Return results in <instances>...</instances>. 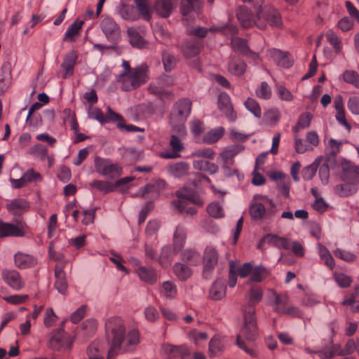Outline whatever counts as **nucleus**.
<instances>
[{"label":"nucleus","mask_w":359,"mask_h":359,"mask_svg":"<svg viewBox=\"0 0 359 359\" xmlns=\"http://www.w3.org/2000/svg\"><path fill=\"white\" fill-rule=\"evenodd\" d=\"M262 297V288L257 285H252L247 294L248 304L244 307V326L236 338L237 346L250 355H255L252 345L258 335L254 306Z\"/></svg>","instance_id":"nucleus-1"},{"label":"nucleus","mask_w":359,"mask_h":359,"mask_svg":"<svg viewBox=\"0 0 359 359\" xmlns=\"http://www.w3.org/2000/svg\"><path fill=\"white\" fill-rule=\"evenodd\" d=\"M123 72L116 76V81L124 91H130L138 88L149 80V67L142 64L132 68L128 61L123 60Z\"/></svg>","instance_id":"nucleus-2"},{"label":"nucleus","mask_w":359,"mask_h":359,"mask_svg":"<svg viewBox=\"0 0 359 359\" xmlns=\"http://www.w3.org/2000/svg\"><path fill=\"white\" fill-rule=\"evenodd\" d=\"M105 337L107 344L111 346L107 359H114L126 339V327L121 318L111 317L106 320Z\"/></svg>","instance_id":"nucleus-3"},{"label":"nucleus","mask_w":359,"mask_h":359,"mask_svg":"<svg viewBox=\"0 0 359 359\" xmlns=\"http://www.w3.org/2000/svg\"><path fill=\"white\" fill-rule=\"evenodd\" d=\"M191 100L187 98L180 99L175 102L170 114L171 128L186 129L185 122L191 113Z\"/></svg>","instance_id":"nucleus-4"},{"label":"nucleus","mask_w":359,"mask_h":359,"mask_svg":"<svg viewBox=\"0 0 359 359\" xmlns=\"http://www.w3.org/2000/svg\"><path fill=\"white\" fill-rule=\"evenodd\" d=\"M250 207V214L253 219L259 220L264 218H271L276 213V205L271 199L266 196L257 195Z\"/></svg>","instance_id":"nucleus-5"},{"label":"nucleus","mask_w":359,"mask_h":359,"mask_svg":"<svg viewBox=\"0 0 359 359\" xmlns=\"http://www.w3.org/2000/svg\"><path fill=\"white\" fill-rule=\"evenodd\" d=\"M176 196L178 200L173 201L172 205L179 212H184L187 215L194 216L196 214V208L188 207L189 202L201 206L202 200L193 191H177Z\"/></svg>","instance_id":"nucleus-6"},{"label":"nucleus","mask_w":359,"mask_h":359,"mask_svg":"<svg viewBox=\"0 0 359 359\" xmlns=\"http://www.w3.org/2000/svg\"><path fill=\"white\" fill-rule=\"evenodd\" d=\"M187 135V129L171 128L168 144L171 151L161 153L160 156L165 159L180 157V153L185 149L183 141L185 140Z\"/></svg>","instance_id":"nucleus-7"},{"label":"nucleus","mask_w":359,"mask_h":359,"mask_svg":"<svg viewBox=\"0 0 359 359\" xmlns=\"http://www.w3.org/2000/svg\"><path fill=\"white\" fill-rule=\"evenodd\" d=\"M267 24L276 28L282 26L280 15L274 8L265 7L257 13L256 26L260 29H265Z\"/></svg>","instance_id":"nucleus-8"},{"label":"nucleus","mask_w":359,"mask_h":359,"mask_svg":"<svg viewBox=\"0 0 359 359\" xmlns=\"http://www.w3.org/2000/svg\"><path fill=\"white\" fill-rule=\"evenodd\" d=\"M95 168L100 174L110 178L117 177L121 175V167L118 164H113L108 159L97 156L95 158Z\"/></svg>","instance_id":"nucleus-9"},{"label":"nucleus","mask_w":359,"mask_h":359,"mask_svg":"<svg viewBox=\"0 0 359 359\" xmlns=\"http://www.w3.org/2000/svg\"><path fill=\"white\" fill-rule=\"evenodd\" d=\"M101 30L108 41H119L121 39V28L111 17H105L100 22Z\"/></svg>","instance_id":"nucleus-10"},{"label":"nucleus","mask_w":359,"mask_h":359,"mask_svg":"<svg viewBox=\"0 0 359 359\" xmlns=\"http://www.w3.org/2000/svg\"><path fill=\"white\" fill-rule=\"evenodd\" d=\"M219 254L217 250L212 246H207L205 249L203 257V276L208 278L212 271L217 264Z\"/></svg>","instance_id":"nucleus-11"},{"label":"nucleus","mask_w":359,"mask_h":359,"mask_svg":"<svg viewBox=\"0 0 359 359\" xmlns=\"http://www.w3.org/2000/svg\"><path fill=\"white\" fill-rule=\"evenodd\" d=\"M25 223L18 222L17 224L0 220V238L22 237L25 235Z\"/></svg>","instance_id":"nucleus-12"},{"label":"nucleus","mask_w":359,"mask_h":359,"mask_svg":"<svg viewBox=\"0 0 359 359\" xmlns=\"http://www.w3.org/2000/svg\"><path fill=\"white\" fill-rule=\"evenodd\" d=\"M67 339L65 336V331L62 327H60L57 330H54L51 333V337L48 341V346L53 349L59 351L61 348L64 347L65 345L67 348H69L71 346L72 342L69 344H67Z\"/></svg>","instance_id":"nucleus-13"},{"label":"nucleus","mask_w":359,"mask_h":359,"mask_svg":"<svg viewBox=\"0 0 359 359\" xmlns=\"http://www.w3.org/2000/svg\"><path fill=\"white\" fill-rule=\"evenodd\" d=\"M242 146L232 145L226 148L220 154L219 157L222 158L223 162V168L224 170H229L230 167L233 165V158L243 150Z\"/></svg>","instance_id":"nucleus-14"},{"label":"nucleus","mask_w":359,"mask_h":359,"mask_svg":"<svg viewBox=\"0 0 359 359\" xmlns=\"http://www.w3.org/2000/svg\"><path fill=\"white\" fill-rule=\"evenodd\" d=\"M218 107L219 110L225 114L229 120L231 121H236L237 116L236 112L233 111L231 103V99L226 93H223L219 95L218 98Z\"/></svg>","instance_id":"nucleus-15"},{"label":"nucleus","mask_w":359,"mask_h":359,"mask_svg":"<svg viewBox=\"0 0 359 359\" xmlns=\"http://www.w3.org/2000/svg\"><path fill=\"white\" fill-rule=\"evenodd\" d=\"M76 58L77 56L74 51L68 53L65 56L63 62L61 64V67L63 69V72L62 74L58 72L57 76H61L62 79H65L72 76Z\"/></svg>","instance_id":"nucleus-16"},{"label":"nucleus","mask_w":359,"mask_h":359,"mask_svg":"<svg viewBox=\"0 0 359 359\" xmlns=\"http://www.w3.org/2000/svg\"><path fill=\"white\" fill-rule=\"evenodd\" d=\"M269 53L273 60L279 66L289 68L293 65V60L287 52L273 48L269 50Z\"/></svg>","instance_id":"nucleus-17"},{"label":"nucleus","mask_w":359,"mask_h":359,"mask_svg":"<svg viewBox=\"0 0 359 359\" xmlns=\"http://www.w3.org/2000/svg\"><path fill=\"white\" fill-rule=\"evenodd\" d=\"M203 45L201 41L197 39H186L182 45V51L186 57H193L197 55Z\"/></svg>","instance_id":"nucleus-18"},{"label":"nucleus","mask_w":359,"mask_h":359,"mask_svg":"<svg viewBox=\"0 0 359 359\" xmlns=\"http://www.w3.org/2000/svg\"><path fill=\"white\" fill-rule=\"evenodd\" d=\"M2 278L14 290H18L23 287L20 273L15 270L4 269L2 271Z\"/></svg>","instance_id":"nucleus-19"},{"label":"nucleus","mask_w":359,"mask_h":359,"mask_svg":"<svg viewBox=\"0 0 359 359\" xmlns=\"http://www.w3.org/2000/svg\"><path fill=\"white\" fill-rule=\"evenodd\" d=\"M231 46L236 52L250 57L254 60L258 59V54L251 51L247 45V41L239 37L233 38L231 41Z\"/></svg>","instance_id":"nucleus-20"},{"label":"nucleus","mask_w":359,"mask_h":359,"mask_svg":"<svg viewBox=\"0 0 359 359\" xmlns=\"http://www.w3.org/2000/svg\"><path fill=\"white\" fill-rule=\"evenodd\" d=\"M236 16L241 26L244 28L256 25L257 20L255 19L250 10L246 6H240L237 9Z\"/></svg>","instance_id":"nucleus-21"},{"label":"nucleus","mask_w":359,"mask_h":359,"mask_svg":"<svg viewBox=\"0 0 359 359\" xmlns=\"http://www.w3.org/2000/svg\"><path fill=\"white\" fill-rule=\"evenodd\" d=\"M62 264H57L55 268V288L61 294H65L67 290L68 283L66 279L65 273L63 271Z\"/></svg>","instance_id":"nucleus-22"},{"label":"nucleus","mask_w":359,"mask_h":359,"mask_svg":"<svg viewBox=\"0 0 359 359\" xmlns=\"http://www.w3.org/2000/svg\"><path fill=\"white\" fill-rule=\"evenodd\" d=\"M203 0H181L180 13L183 16L188 15L192 11L199 13L202 9Z\"/></svg>","instance_id":"nucleus-23"},{"label":"nucleus","mask_w":359,"mask_h":359,"mask_svg":"<svg viewBox=\"0 0 359 359\" xmlns=\"http://www.w3.org/2000/svg\"><path fill=\"white\" fill-rule=\"evenodd\" d=\"M14 261L15 266L21 269L33 267L37 263V260L34 256L21 252H18L14 255Z\"/></svg>","instance_id":"nucleus-24"},{"label":"nucleus","mask_w":359,"mask_h":359,"mask_svg":"<svg viewBox=\"0 0 359 359\" xmlns=\"http://www.w3.org/2000/svg\"><path fill=\"white\" fill-rule=\"evenodd\" d=\"M140 280L149 285L155 284L158 280V273L153 268L140 266L136 270Z\"/></svg>","instance_id":"nucleus-25"},{"label":"nucleus","mask_w":359,"mask_h":359,"mask_svg":"<svg viewBox=\"0 0 359 359\" xmlns=\"http://www.w3.org/2000/svg\"><path fill=\"white\" fill-rule=\"evenodd\" d=\"M29 208V203L22 198L14 199L6 205L8 211L15 216L20 215L24 212L27 211Z\"/></svg>","instance_id":"nucleus-26"},{"label":"nucleus","mask_w":359,"mask_h":359,"mask_svg":"<svg viewBox=\"0 0 359 359\" xmlns=\"http://www.w3.org/2000/svg\"><path fill=\"white\" fill-rule=\"evenodd\" d=\"M343 177L351 183H359V167L346 163L343 165Z\"/></svg>","instance_id":"nucleus-27"},{"label":"nucleus","mask_w":359,"mask_h":359,"mask_svg":"<svg viewBox=\"0 0 359 359\" xmlns=\"http://www.w3.org/2000/svg\"><path fill=\"white\" fill-rule=\"evenodd\" d=\"M226 285L224 280H217L209 291V296L213 300H220L226 294Z\"/></svg>","instance_id":"nucleus-28"},{"label":"nucleus","mask_w":359,"mask_h":359,"mask_svg":"<svg viewBox=\"0 0 359 359\" xmlns=\"http://www.w3.org/2000/svg\"><path fill=\"white\" fill-rule=\"evenodd\" d=\"M171 0H158L155 2L154 10L163 18L168 17L172 11Z\"/></svg>","instance_id":"nucleus-29"},{"label":"nucleus","mask_w":359,"mask_h":359,"mask_svg":"<svg viewBox=\"0 0 359 359\" xmlns=\"http://www.w3.org/2000/svg\"><path fill=\"white\" fill-rule=\"evenodd\" d=\"M189 165L186 162H178L170 164L168 167V172L175 177H182L188 174Z\"/></svg>","instance_id":"nucleus-30"},{"label":"nucleus","mask_w":359,"mask_h":359,"mask_svg":"<svg viewBox=\"0 0 359 359\" xmlns=\"http://www.w3.org/2000/svg\"><path fill=\"white\" fill-rule=\"evenodd\" d=\"M247 68L246 63L236 57H231L229 63L228 71L233 75L241 76L243 75Z\"/></svg>","instance_id":"nucleus-31"},{"label":"nucleus","mask_w":359,"mask_h":359,"mask_svg":"<svg viewBox=\"0 0 359 359\" xmlns=\"http://www.w3.org/2000/svg\"><path fill=\"white\" fill-rule=\"evenodd\" d=\"M118 12L121 17L126 20L135 21L139 18L135 8L130 5H121L118 8Z\"/></svg>","instance_id":"nucleus-32"},{"label":"nucleus","mask_w":359,"mask_h":359,"mask_svg":"<svg viewBox=\"0 0 359 359\" xmlns=\"http://www.w3.org/2000/svg\"><path fill=\"white\" fill-rule=\"evenodd\" d=\"M83 21L76 20H75L67 29L64 39V41L73 42L75 41V36L79 34L80 31L82 29Z\"/></svg>","instance_id":"nucleus-33"},{"label":"nucleus","mask_w":359,"mask_h":359,"mask_svg":"<svg viewBox=\"0 0 359 359\" xmlns=\"http://www.w3.org/2000/svg\"><path fill=\"white\" fill-rule=\"evenodd\" d=\"M267 243L277 248H283L288 250L290 248V241L285 237H279L276 235L268 234L266 236Z\"/></svg>","instance_id":"nucleus-34"},{"label":"nucleus","mask_w":359,"mask_h":359,"mask_svg":"<svg viewBox=\"0 0 359 359\" xmlns=\"http://www.w3.org/2000/svg\"><path fill=\"white\" fill-rule=\"evenodd\" d=\"M193 166L196 170L208 172L211 175L216 173L219 169L216 164L203 160L194 161Z\"/></svg>","instance_id":"nucleus-35"},{"label":"nucleus","mask_w":359,"mask_h":359,"mask_svg":"<svg viewBox=\"0 0 359 359\" xmlns=\"http://www.w3.org/2000/svg\"><path fill=\"white\" fill-rule=\"evenodd\" d=\"M224 133V130L222 127L212 129L203 135V142L208 144L215 143L222 137Z\"/></svg>","instance_id":"nucleus-36"},{"label":"nucleus","mask_w":359,"mask_h":359,"mask_svg":"<svg viewBox=\"0 0 359 359\" xmlns=\"http://www.w3.org/2000/svg\"><path fill=\"white\" fill-rule=\"evenodd\" d=\"M175 275L181 280H186L192 274V270L186 264L176 263L173 266Z\"/></svg>","instance_id":"nucleus-37"},{"label":"nucleus","mask_w":359,"mask_h":359,"mask_svg":"<svg viewBox=\"0 0 359 359\" xmlns=\"http://www.w3.org/2000/svg\"><path fill=\"white\" fill-rule=\"evenodd\" d=\"M186 238V232L184 228L177 226L174 234V253H177L183 247Z\"/></svg>","instance_id":"nucleus-38"},{"label":"nucleus","mask_w":359,"mask_h":359,"mask_svg":"<svg viewBox=\"0 0 359 359\" xmlns=\"http://www.w3.org/2000/svg\"><path fill=\"white\" fill-rule=\"evenodd\" d=\"M127 33L130 39V43L133 47L138 48H142L144 47L145 41L135 28H128Z\"/></svg>","instance_id":"nucleus-39"},{"label":"nucleus","mask_w":359,"mask_h":359,"mask_svg":"<svg viewBox=\"0 0 359 359\" xmlns=\"http://www.w3.org/2000/svg\"><path fill=\"white\" fill-rule=\"evenodd\" d=\"M135 5L142 19L149 21L151 13L147 0H135Z\"/></svg>","instance_id":"nucleus-40"},{"label":"nucleus","mask_w":359,"mask_h":359,"mask_svg":"<svg viewBox=\"0 0 359 359\" xmlns=\"http://www.w3.org/2000/svg\"><path fill=\"white\" fill-rule=\"evenodd\" d=\"M163 351L172 357L180 356L181 354L187 353V347L184 346H174L170 344L164 345L163 346Z\"/></svg>","instance_id":"nucleus-41"},{"label":"nucleus","mask_w":359,"mask_h":359,"mask_svg":"<svg viewBox=\"0 0 359 359\" xmlns=\"http://www.w3.org/2000/svg\"><path fill=\"white\" fill-rule=\"evenodd\" d=\"M29 153L39 158L40 160L44 161L48 156V149L46 146L41 144H36L29 149Z\"/></svg>","instance_id":"nucleus-42"},{"label":"nucleus","mask_w":359,"mask_h":359,"mask_svg":"<svg viewBox=\"0 0 359 359\" xmlns=\"http://www.w3.org/2000/svg\"><path fill=\"white\" fill-rule=\"evenodd\" d=\"M90 186L97 189V190L103 192L104 194H107L111 192L114 190L115 186L114 184H111L107 181H101V180H95L91 184Z\"/></svg>","instance_id":"nucleus-43"},{"label":"nucleus","mask_w":359,"mask_h":359,"mask_svg":"<svg viewBox=\"0 0 359 359\" xmlns=\"http://www.w3.org/2000/svg\"><path fill=\"white\" fill-rule=\"evenodd\" d=\"M162 61L166 72L172 71L176 66V59L173 55L168 52H163Z\"/></svg>","instance_id":"nucleus-44"},{"label":"nucleus","mask_w":359,"mask_h":359,"mask_svg":"<svg viewBox=\"0 0 359 359\" xmlns=\"http://www.w3.org/2000/svg\"><path fill=\"white\" fill-rule=\"evenodd\" d=\"M162 292L168 299H173L177 294V287L170 281H165L162 283Z\"/></svg>","instance_id":"nucleus-45"},{"label":"nucleus","mask_w":359,"mask_h":359,"mask_svg":"<svg viewBox=\"0 0 359 359\" xmlns=\"http://www.w3.org/2000/svg\"><path fill=\"white\" fill-rule=\"evenodd\" d=\"M343 79L345 82L359 88V74L353 70H346L343 73Z\"/></svg>","instance_id":"nucleus-46"},{"label":"nucleus","mask_w":359,"mask_h":359,"mask_svg":"<svg viewBox=\"0 0 359 359\" xmlns=\"http://www.w3.org/2000/svg\"><path fill=\"white\" fill-rule=\"evenodd\" d=\"M224 345L221 340L214 337L209 343V353L212 356L217 355L223 349Z\"/></svg>","instance_id":"nucleus-47"},{"label":"nucleus","mask_w":359,"mask_h":359,"mask_svg":"<svg viewBox=\"0 0 359 359\" xmlns=\"http://www.w3.org/2000/svg\"><path fill=\"white\" fill-rule=\"evenodd\" d=\"M244 104L245 107L250 111H251L257 118L261 117L262 110L258 102L255 100L249 97L247 99Z\"/></svg>","instance_id":"nucleus-48"},{"label":"nucleus","mask_w":359,"mask_h":359,"mask_svg":"<svg viewBox=\"0 0 359 359\" xmlns=\"http://www.w3.org/2000/svg\"><path fill=\"white\" fill-rule=\"evenodd\" d=\"M256 95L264 100H269L271 97V90L269 84L263 81L260 86L256 90Z\"/></svg>","instance_id":"nucleus-49"},{"label":"nucleus","mask_w":359,"mask_h":359,"mask_svg":"<svg viewBox=\"0 0 359 359\" xmlns=\"http://www.w3.org/2000/svg\"><path fill=\"white\" fill-rule=\"evenodd\" d=\"M325 36L327 41L333 46L335 53H339L341 50V41L339 39L336 34L333 31L329 30L326 33Z\"/></svg>","instance_id":"nucleus-50"},{"label":"nucleus","mask_w":359,"mask_h":359,"mask_svg":"<svg viewBox=\"0 0 359 359\" xmlns=\"http://www.w3.org/2000/svg\"><path fill=\"white\" fill-rule=\"evenodd\" d=\"M208 214L213 217L219 218L224 215L222 207L217 202H212L207 208Z\"/></svg>","instance_id":"nucleus-51"},{"label":"nucleus","mask_w":359,"mask_h":359,"mask_svg":"<svg viewBox=\"0 0 359 359\" xmlns=\"http://www.w3.org/2000/svg\"><path fill=\"white\" fill-rule=\"evenodd\" d=\"M266 270L263 266L252 269L250 280L254 282H261L266 276Z\"/></svg>","instance_id":"nucleus-52"},{"label":"nucleus","mask_w":359,"mask_h":359,"mask_svg":"<svg viewBox=\"0 0 359 359\" xmlns=\"http://www.w3.org/2000/svg\"><path fill=\"white\" fill-rule=\"evenodd\" d=\"M335 189L341 196H346L355 191V186L349 183L337 185Z\"/></svg>","instance_id":"nucleus-53"},{"label":"nucleus","mask_w":359,"mask_h":359,"mask_svg":"<svg viewBox=\"0 0 359 359\" xmlns=\"http://www.w3.org/2000/svg\"><path fill=\"white\" fill-rule=\"evenodd\" d=\"M192 156L212 160L215 156V152L211 148H203L195 151Z\"/></svg>","instance_id":"nucleus-54"},{"label":"nucleus","mask_w":359,"mask_h":359,"mask_svg":"<svg viewBox=\"0 0 359 359\" xmlns=\"http://www.w3.org/2000/svg\"><path fill=\"white\" fill-rule=\"evenodd\" d=\"M280 118L278 112L276 110L270 109L264 113V118L266 123L275 125Z\"/></svg>","instance_id":"nucleus-55"},{"label":"nucleus","mask_w":359,"mask_h":359,"mask_svg":"<svg viewBox=\"0 0 359 359\" xmlns=\"http://www.w3.org/2000/svg\"><path fill=\"white\" fill-rule=\"evenodd\" d=\"M317 165L312 163L302 170V177L304 180H311L316 175L317 170Z\"/></svg>","instance_id":"nucleus-56"},{"label":"nucleus","mask_w":359,"mask_h":359,"mask_svg":"<svg viewBox=\"0 0 359 359\" xmlns=\"http://www.w3.org/2000/svg\"><path fill=\"white\" fill-rule=\"evenodd\" d=\"M291 182L290 177L283 179L277 184L278 191L286 198L289 197Z\"/></svg>","instance_id":"nucleus-57"},{"label":"nucleus","mask_w":359,"mask_h":359,"mask_svg":"<svg viewBox=\"0 0 359 359\" xmlns=\"http://www.w3.org/2000/svg\"><path fill=\"white\" fill-rule=\"evenodd\" d=\"M294 148L296 152L298 154H303L306 151L313 149L311 146H309L303 140L298 138L297 137H295L294 138Z\"/></svg>","instance_id":"nucleus-58"},{"label":"nucleus","mask_w":359,"mask_h":359,"mask_svg":"<svg viewBox=\"0 0 359 359\" xmlns=\"http://www.w3.org/2000/svg\"><path fill=\"white\" fill-rule=\"evenodd\" d=\"M237 283L236 266L233 261L229 263V285L233 287Z\"/></svg>","instance_id":"nucleus-59"},{"label":"nucleus","mask_w":359,"mask_h":359,"mask_svg":"<svg viewBox=\"0 0 359 359\" xmlns=\"http://www.w3.org/2000/svg\"><path fill=\"white\" fill-rule=\"evenodd\" d=\"M342 349H341V346L339 344H335L332 346L330 350L328 352L319 351V355L320 357L330 359L333 358L335 355H339Z\"/></svg>","instance_id":"nucleus-60"},{"label":"nucleus","mask_w":359,"mask_h":359,"mask_svg":"<svg viewBox=\"0 0 359 359\" xmlns=\"http://www.w3.org/2000/svg\"><path fill=\"white\" fill-rule=\"evenodd\" d=\"M23 177L26 183L38 182L41 180V175L39 172L34 171L33 169L27 170L24 174Z\"/></svg>","instance_id":"nucleus-61"},{"label":"nucleus","mask_w":359,"mask_h":359,"mask_svg":"<svg viewBox=\"0 0 359 359\" xmlns=\"http://www.w3.org/2000/svg\"><path fill=\"white\" fill-rule=\"evenodd\" d=\"M334 254L337 257H339L346 262H352L356 257V256L353 253L340 249H337L334 252Z\"/></svg>","instance_id":"nucleus-62"},{"label":"nucleus","mask_w":359,"mask_h":359,"mask_svg":"<svg viewBox=\"0 0 359 359\" xmlns=\"http://www.w3.org/2000/svg\"><path fill=\"white\" fill-rule=\"evenodd\" d=\"M88 114L90 118L98 121L100 123L103 124L106 123L105 115L100 109L97 107L93 108Z\"/></svg>","instance_id":"nucleus-63"},{"label":"nucleus","mask_w":359,"mask_h":359,"mask_svg":"<svg viewBox=\"0 0 359 359\" xmlns=\"http://www.w3.org/2000/svg\"><path fill=\"white\" fill-rule=\"evenodd\" d=\"M146 318L151 321L154 322L159 318V313L156 309L152 306H149L144 311Z\"/></svg>","instance_id":"nucleus-64"}]
</instances>
